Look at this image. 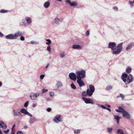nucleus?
<instances>
[{
    "instance_id": "nucleus-48",
    "label": "nucleus",
    "mask_w": 134,
    "mask_h": 134,
    "mask_svg": "<svg viewBox=\"0 0 134 134\" xmlns=\"http://www.w3.org/2000/svg\"><path fill=\"white\" fill-rule=\"evenodd\" d=\"M17 134H24L21 131H18L17 132Z\"/></svg>"
},
{
    "instance_id": "nucleus-62",
    "label": "nucleus",
    "mask_w": 134,
    "mask_h": 134,
    "mask_svg": "<svg viewBox=\"0 0 134 134\" xmlns=\"http://www.w3.org/2000/svg\"><path fill=\"white\" fill-rule=\"evenodd\" d=\"M2 85V83L1 82H0V87H1Z\"/></svg>"
},
{
    "instance_id": "nucleus-35",
    "label": "nucleus",
    "mask_w": 134,
    "mask_h": 134,
    "mask_svg": "<svg viewBox=\"0 0 134 134\" xmlns=\"http://www.w3.org/2000/svg\"><path fill=\"white\" fill-rule=\"evenodd\" d=\"M70 86L71 88L73 89H75L76 88V86L73 83H72L70 85Z\"/></svg>"
},
{
    "instance_id": "nucleus-7",
    "label": "nucleus",
    "mask_w": 134,
    "mask_h": 134,
    "mask_svg": "<svg viewBox=\"0 0 134 134\" xmlns=\"http://www.w3.org/2000/svg\"><path fill=\"white\" fill-rule=\"evenodd\" d=\"M69 77L71 80L75 81L76 80L77 75L74 72H71L69 74Z\"/></svg>"
},
{
    "instance_id": "nucleus-46",
    "label": "nucleus",
    "mask_w": 134,
    "mask_h": 134,
    "mask_svg": "<svg viewBox=\"0 0 134 134\" xmlns=\"http://www.w3.org/2000/svg\"><path fill=\"white\" fill-rule=\"evenodd\" d=\"M9 130L8 129H7L6 130V131H5V130H3V132H4V133H8L9 131Z\"/></svg>"
},
{
    "instance_id": "nucleus-40",
    "label": "nucleus",
    "mask_w": 134,
    "mask_h": 134,
    "mask_svg": "<svg viewBox=\"0 0 134 134\" xmlns=\"http://www.w3.org/2000/svg\"><path fill=\"white\" fill-rule=\"evenodd\" d=\"M113 9L114 10L117 11L118 10V7L116 6H114L113 7Z\"/></svg>"
},
{
    "instance_id": "nucleus-32",
    "label": "nucleus",
    "mask_w": 134,
    "mask_h": 134,
    "mask_svg": "<svg viewBox=\"0 0 134 134\" xmlns=\"http://www.w3.org/2000/svg\"><path fill=\"white\" fill-rule=\"evenodd\" d=\"M46 40L47 42H46V44L49 45L51 43V42L50 40L46 39Z\"/></svg>"
},
{
    "instance_id": "nucleus-64",
    "label": "nucleus",
    "mask_w": 134,
    "mask_h": 134,
    "mask_svg": "<svg viewBox=\"0 0 134 134\" xmlns=\"http://www.w3.org/2000/svg\"><path fill=\"white\" fill-rule=\"evenodd\" d=\"M11 134H14V133L13 131H12Z\"/></svg>"
},
{
    "instance_id": "nucleus-61",
    "label": "nucleus",
    "mask_w": 134,
    "mask_h": 134,
    "mask_svg": "<svg viewBox=\"0 0 134 134\" xmlns=\"http://www.w3.org/2000/svg\"><path fill=\"white\" fill-rule=\"evenodd\" d=\"M49 64H48L46 66V68H47L48 67V66H49Z\"/></svg>"
},
{
    "instance_id": "nucleus-51",
    "label": "nucleus",
    "mask_w": 134,
    "mask_h": 134,
    "mask_svg": "<svg viewBox=\"0 0 134 134\" xmlns=\"http://www.w3.org/2000/svg\"><path fill=\"white\" fill-rule=\"evenodd\" d=\"M86 35L87 36H88L89 34V32L87 30L86 33Z\"/></svg>"
},
{
    "instance_id": "nucleus-53",
    "label": "nucleus",
    "mask_w": 134,
    "mask_h": 134,
    "mask_svg": "<svg viewBox=\"0 0 134 134\" xmlns=\"http://www.w3.org/2000/svg\"><path fill=\"white\" fill-rule=\"evenodd\" d=\"M37 105V104H32V106L33 107L35 108V107Z\"/></svg>"
},
{
    "instance_id": "nucleus-14",
    "label": "nucleus",
    "mask_w": 134,
    "mask_h": 134,
    "mask_svg": "<svg viewBox=\"0 0 134 134\" xmlns=\"http://www.w3.org/2000/svg\"><path fill=\"white\" fill-rule=\"evenodd\" d=\"M56 85L57 88H59L62 87L63 85L61 82L59 81H56Z\"/></svg>"
},
{
    "instance_id": "nucleus-29",
    "label": "nucleus",
    "mask_w": 134,
    "mask_h": 134,
    "mask_svg": "<svg viewBox=\"0 0 134 134\" xmlns=\"http://www.w3.org/2000/svg\"><path fill=\"white\" fill-rule=\"evenodd\" d=\"M115 119L116 121L118 124H119V121L120 120V118L117 115H115L114 116Z\"/></svg>"
},
{
    "instance_id": "nucleus-45",
    "label": "nucleus",
    "mask_w": 134,
    "mask_h": 134,
    "mask_svg": "<svg viewBox=\"0 0 134 134\" xmlns=\"http://www.w3.org/2000/svg\"><path fill=\"white\" fill-rule=\"evenodd\" d=\"M48 91V90L47 89H43L42 90V93H44L47 92Z\"/></svg>"
},
{
    "instance_id": "nucleus-5",
    "label": "nucleus",
    "mask_w": 134,
    "mask_h": 134,
    "mask_svg": "<svg viewBox=\"0 0 134 134\" xmlns=\"http://www.w3.org/2000/svg\"><path fill=\"white\" fill-rule=\"evenodd\" d=\"M83 100L86 104H94V103L93 102L92 99L90 98H87L85 97H83L82 98Z\"/></svg>"
},
{
    "instance_id": "nucleus-39",
    "label": "nucleus",
    "mask_w": 134,
    "mask_h": 134,
    "mask_svg": "<svg viewBox=\"0 0 134 134\" xmlns=\"http://www.w3.org/2000/svg\"><path fill=\"white\" fill-rule=\"evenodd\" d=\"M47 49L49 52H51V48L50 46H48L47 47Z\"/></svg>"
},
{
    "instance_id": "nucleus-10",
    "label": "nucleus",
    "mask_w": 134,
    "mask_h": 134,
    "mask_svg": "<svg viewBox=\"0 0 134 134\" xmlns=\"http://www.w3.org/2000/svg\"><path fill=\"white\" fill-rule=\"evenodd\" d=\"M20 112V113H21L24 114H27L30 117H31L32 116L31 114L29 113L24 108L21 109Z\"/></svg>"
},
{
    "instance_id": "nucleus-57",
    "label": "nucleus",
    "mask_w": 134,
    "mask_h": 134,
    "mask_svg": "<svg viewBox=\"0 0 134 134\" xmlns=\"http://www.w3.org/2000/svg\"><path fill=\"white\" fill-rule=\"evenodd\" d=\"M15 124H14L13 126L12 127V131H13V128H15Z\"/></svg>"
},
{
    "instance_id": "nucleus-34",
    "label": "nucleus",
    "mask_w": 134,
    "mask_h": 134,
    "mask_svg": "<svg viewBox=\"0 0 134 134\" xmlns=\"http://www.w3.org/2000/svg\"><path fill=\"white\" fill-rule=\"evenodd\" d=\"M30 43L32 44H39L38 42L33 41H31Z\"/></svg>"
},
{
    "instance_id": "nucleus-58",
    "label": "nucleus",
    "mask_w": 134,
    "mask_h": 134,
    "mask_svg": "<svg viewBox=\"0 0 134 134\" xmlns=\"http://www.w3.org/2000/svg\"><path fill=\"white\" fill-rule=\"evenodd\" d=\"M106 109L107 110H109V111H111V109H109V108H106Z\"/></svg>"
},
{
    "instance_id": "nucleus-8",
    "label": "nucleus",
    "mask_w": 134,
    "mask_h": 134,
    "mask_svg": "<svg viewBox=\"0 0 134 134\" xmlns=\"http://www.w3.org/2000/svg\"><path fill=\"white\" fill-rule=\"evenodd\" d=\"M122 116L124 118L127 119H130V114L125 110L124 109L122 112Z\"/></svg>"
},
{
    "instance_id": "nucleus-2",
    "label": "nucleus",
    "mask_w": 134,
    "mask_h": 134,
    "mask_svg": "<svg viewBox=\"0 0 134 134\" xmlns=\"http://www.w3.org/2000/svg\"><path fill=\"white\" fill-rule=\"evenodd\" d=\"M23 35V34L21 32L18 31L15 33L14 35L10 34L7 35L5 37L8 39L14 40L16 39L18 37Z\"/></svg>"
},
{
    "instance_id": "nucleus-3",
    "label": "nucleus",
    "mask_w": 134,
    "mask_h": 134,
    "mask_svg": "<svg viewBox=\"0 0 134 134\" xmlns=\"http://www.w3.org/2000/svg\"><path fill=\"white\" fill-rule=\"evenodd\" d=\"M76 74L77 79H83L86 77V71L84 70H76Z\"/></svg>"
},
{
    "instance_id": "nucleus-59",
    "label": "nucleus",
    "mask_w": 134,
    "mask_h": 134,
    "mask_svg": "<svg viewBox=\"0 0 134 134\" xmlns=\"http://www.w3.org/2000/svg\"><path fill=\"white\" fill-rule=\"evenodd\" d=\"M0 134H3L2 131L0 130Z\"/></svg>"
},
{
    "instance_id": "nucleus-17",
    "label": "nucleus",
    "mask_w": 134,
    "mask_h": 134,
    "mask_svg": "<svg viewBox=\"0 0 134 134\" xmlns=\"http://www.w3.org/2000/svg\"><path fill=\"white\" fill-rule=\"evenodd\" d=\"M0 126L3 129H5L7 128V125L2 121H0Z\"/></svg>"
},
{
    "instance_id": "nucleus-31",
    "label": "nucleus",
    "mask_w": 134,
    "mask_h": 134,
    "mask_svg": "<svg viewBox=\"0 0 134 134\" xmlns=\"http://www.w3.org/2000/svg\"><path fill=\"white\" fill-rule=\"evenodd\" d=\"M82 96H88V94L87 93V91L86 92L85 91L83 92L82 93Z\"/></svg>"
},
{
    "instance_id": "nucleus-19",
    "label": "nucleus",
    "mask_w": 134,
    "mask_h": 134,
    "mask_svg": "<svg viewBox=\"0 0 134 134\" xmlns=\"http://www.w3.org/2000/svg\"><path fill=\"white\" fill-rule=\"evenodd\" d=\"M50 5V3L49 2H46L44 4V6L45 8H48Z\"/></svg>"
},
{
    "instance_id": "nucleus-24",
    "label": "nucleus",
    "mask_w": 134,
    "mask_h": 134,
    "mask_svg": "<svg viewBox=\"0 0 134 134\" xmlns=\"http://www.w3.org/2000/svg\"><path fill=\"white\" fill-rule=\"evenodd\" d=\"M117 132L118 134H124V131L121 129H119L118 130Z\"/></svg>"
},
{
    "instance_id": "nucleus-22",
    "label": "nucleus",
    "mask_w": 134,
    "mask_h": 134,
    "mask_svg": "<svg viewBox=\"0 0 134 134\" xmlns=\"http://www.w3.org/2000/svg\"><path fill=\"white\" fill-rule=\"evenodd\" d=\"M118 109H115V110L117 112L122 113L124 109L121 107H118Z\"/></svg>"
},
{
    "instance_id": "nucleus-50",
    "label": "nucleus",
    "mask_w": 134,
    "mask_h": 134,
    "mask_svg": "<svg viewBox=\"0 0 134 134\" xmlns=\"http://www.w3.org/2000/svg\"><path fill=\"white\" fill-rule=\"evenodd\" d=\"M44 76V75H42L40 76V78L42 80L43 79V78Z\"/></svg>"
},
{
    "instance_id": "nucleus-21",
    "label": "nucleus",
    "mask_w": 134,
    "mask_h": 134,
    "mask_svg": "<svg viewBox=\"0 0 134 134\" xmlns=\"http://www.w3.org/2000/svg\"><path fill=\"white\" fill-rule=\"evenodd\" d=\"M25 19L27 21V24H29L31 23V20L30 17H26Z\"/></svg>"
},
{
    "instance_id": "nucleus-38",
    "label": "nucleus",
    "mask_w": 134,
    "mask_h": 134,
    "mask_svg": "<svg viewBox=\"0 0 134 134\" xmlns=\"http://www.w3.org/2000/svg\"><path fill=\"white\" fill-rule=\"evenodd\" d=\"M8 11L2 9L0 11V12L1 13H6Z\"/></svg>"
},
{
    "instance_id": "nucleus-27",
    "label": "nucleus",
    "mask_w": 134,
    "mask_h": 134,
    "mask_svg": "<svg viewBox=\"0 0 134 134\" xmlns=\"http://www.w3.org/2000/svg\"><path fill=\"white\" fill-rule=\"evenodd\" d=\"M78 4L77 3L76 1H73L71 2L70 4V5L71 6H77Z\"/></svg>"
},
{
    "instance_id": "nucleus-55",
    "label": "nucleus",
    "mask_w": 134,
    "mask_h": 134,
    "mask_svg": "<svg viewBox=\"0 0 134 134\" xmlns=\"http://www.w3.org/2000/svg\"><path fill=\"white\" fill-rule=\"evenodd\" d=\"M51 109L50 108H48L47 109V110L48 112H50L51 111Z\"/></svg>"
},
{
    "instance_id": "nucleus-15",
    "label": "nucleus",
    "mask_w": 134,
    "mask_h": 134,
    "mask_svg": "<svg viewBox=\"0 0 134 134\" xmlns=\"http://www.w3.org/2000/svg\"><path fill=\"white\" fill-rule=\"evenodd\" d=\"M12 114L14 116H17L18 115V114L21 115L20 112V111L18 112H17L15 110L13 109L12 111Z\"/></svg>"
},
{
    "instance_id": "nucleus-60",
    "label": "nucleus",
    "mask_w": 134,
    "mask_h": 134,
    "mask_svg": "<svg viewBox=\"0 0 134 134\" xmlns=\"http://www.w3.org/2000/svg\"><path fill=\"white\" fill-rule=\"evenodd\" d=\"M46 100L47 101H49L50 100V98H47L46 99Z\"/></svg>"
},
{
    "instance_id": "nucleus-42",
    "label": "nucleus",
    "mask_w": 134,
    "mask_h": 134,
    "mask_svg": "<svg viewBox=\"0 0 134 134\" xmlns=\"http://www.w3.org/2000/svg\"><path fill=\"white\" fill-rule=\"evenodd\" d=\"M29 103V102L28 101H27V102H26L24 104V107H27L28 106Z\"/></svg>"
},
{
    "instance_id": "nucleus-23",
    "label": "nucleus",
    "mask_w": 134,
    "mask_h": 134,
    "mask_svg": "<svg viewBox=\"0 0 134 134\" xmlns=\"http://www.w3.org/2000/svg\"><path fill=\"white\" fill-rule=\"evenodd\" d=\"M61 120V119H58L57 115L56 116L54 119V121L56 123H58L59 121H62V120Z\"/></svg>"
},
{
    "instance_id": "nucleus-43",
    "label": "nucleus",
    "mask_w": 134,
    "mask_h": 134,
    "mask_svg": "<svg viewBox=\"0 0 134 134\" xmlns=\"http://www.w3.org/2000/svg\"><path fill=\"white\" fill-rule=\"evenodd\" d=\"M29 121L30 123H33L34 122V121L33 119L31 118L29 120Z\"/></svg>"
},
{
    "instance_id": "nucleus-13",
    "label": "nucleus",
    "mask_w": 134,
    "mask_h": 134,
    "mask_svg": "<svg viewBox=\"0 0 134 134\" xmlns=\"http://www.w3.org/2000/svg\"><path fill=\"white\" fill-rule=\"evenodd\" d=\"M40 95V93H36L33 94L32 95H30L29 96L30 98L33 100H35L36 98L38 96Z\"/></svg>"
},
{
    "instance_id": "nucleus-28",
    "label": "nucleus",
    "mask_w": 134,
    "mask_h": 134,
    "mask_svg": "<svg viewBox=\"0 0 134 134\" xmlns=\"http://www.w3.org/2000/svg\"><path fill=\"white\" fill-rule=\"evenodd\" d=\"M21 26H25L26 25V23L24 20H23L20 24Z\"/></svg>"
},
{
    "instance_id": "nucleus-52",
    "label": "nucleus",
    "mask_w": 134,
    "mask_h": 134,
    "mask_svg": "<svg viewBox=\"0 0 134 134\" xmlns=\"http://www.w3.org/2000/svg\"><path fill=\"white\" fill-rule=\"evenodd\" d=\"M100 107L104 109H106V108L103 105H101Z\"/></svg>"
},
{
    "instance_id": "nucleus-49",
    "label": "nucleus",
    "mask_w": 134,
    "mask_h": 134,
    "mask_svg": "<svg viewBox=\"0 0 134 134\" xmlns=\"http://www.w3.org/2000/svg\"><path fill=\"white\" fill-rule=\"evenodd\" d=\"M120 96L119 97H121L122 98V99H124V96L123 94H120Z\"/></svg>"
},
{
    "instance_id": "nucleus-16",
    "label": "nucleus",
    "mask_w": 134,
    "mask_h": 134,
    "mask_svg": "<svg viewBox=\"0 0 134 134\" xmlns=\"http://www.w3.org/2000/svg\"><path fill=\"white\" fill-rule=\"evenodd\" d=\"M62 19L61 18H59L58 17H55L54 19V23L58 24L59 22H62Z\"/></svg>"
},
{
    "instance_id": "nucleus-25",
    "label": "nucleus",
    "mask_w": 134,
    "mask_h": 134,
    "mask_svg": "<svg viewBox=\"0 0 134 134\" xmlns=\"http://www.w3.org/2000/svg\"><path fill=\"white\" fill-rule=\"evenodd\" d=\"M113 130V128L112 127H108L107 128V131L109 134L111 133Z\"/></svg>"
},
{
    "instance_id": "nucleus-30",
    "label": "nucleus",
    "mask_w": 134,
    "mask_h": 134,
    "mask_svg": "<svg viewBox=\"0 0 134 134\" xmlns=\"http://www.w3.org/2000/svg\"><path fill=\"white\" fill-rule=\"evenodd\" d=\"M132 44H131L129 45L126 48V50L127 51L131 48H132Z\"/></svg>"
},
{
    "instance_id": "nucleus-20",
    "label": "nucleus",
    "mask_w": 134,
    "mask_h": 134,
    "mask_svg": "<svg viewBox=\"0 0 134 134\" xmlns=\"http://www.w3.org/2000/svg\"><path fill=\"white\" fill-rule=\"evenodd\" d=\"M132 68L130 67H127L126 69V72L127 73L129 74L131 71Z\"/></svg>"
},
{
    "instance_id": "nucleus-1",
    "label": "nucleus",
    "mask_w": 134,
    "mask_h": 134,
    "mask_svg": "<svg viewBox=\"0 0 134 134\" xmlns=\"http://www.w3.org/2000/svg\"><path fill=\"white\" fill-rule=\"evenodd\" d=\"M122 43H121L116 46L115 42H110L108 44V48L111 49L113 54L118 55L119 54L123 49Z\"/></svg>"
},
{
    "instance_id": "nucleus-26",
    "label": "nucleus",
    "mask_w": 134,
    "mask_h": 134,
    "mask_svg": "<svg viewBox=\"0 0 134 134\" xmlns=\"http://www.w3.org/2000/svg\"><path fill=\"white\" fill-rule=\"evenodd\" d=\"M112 88L113 87L111 85H108L106 86L105 90L107 91H109L111 90Z\"/></svg>"
},
{
    "instance_id": "nucleus-33",
    "label": "nucleus",
    "mask_w": 134,
    "mask_h": 134,
    "mask_svg": "<svg viewBox=\"0 0 134 134\" xmlns=\"http://www.w3.org/2000/svg\"><path fill=\"white\" fill-rule=\"evenodd\" d=\"M129 4L130 5L131 7H133V4L134 3V0H133V1H130L129 2Z\"/></svg>"
},
{
    "instance_id": "nucleus-11",
    "label": "nucleus",
    "mask_w": 134,
    "mask_h": 134,
    "mask_svg": "<svg viewBox=\"0 0 134 134\" xmlns=\"http://www.w3.org/2000/svg\"><path fill=\"white\" fill-rule=\"evenodd\" d=\"M128 75L126 73L124 72L122 73L121 76V79L123 81L125 82L127 81Z\"/></svg>"
},
{
    "instance_id": "nucleus-44",
    "label": "nucleus",
    "mask_w": 134,
    "mask_h": 134,
    "mask_svg": "<svg viewBox=\"0 0 134 134\" xmlns=\"http://www.w3.org/2000/svg\"><path fill=\"white\" fill-rule=\"evenodd\" d=\"M65 2L68 4H69L70 5L71 3V0H66L65 1Z\"/></svg>"
},
{
    "instance_id": "nucleus-6",
    "label": "nucleus",
    "mask_w": 134,
    "mask_h": 134,
    "mask_svg": "<svg viewBox=\"0 0 134 134\" xmlns=\"http://www.w3.org/2000/svg\"><path fill=\"white\" fill-rule=\"evenodd\" d=\"M72 48L74 49L82 50L83 49V46L78 44H74L72 45Z\"/></svg>"
},
{
    "instance_id": "nucleus-56",
    "label": "nucleus",
    "mask_w": 134,
    "mask_h": 134,
    "mask_svg": "<svg viewBox=\"0 0 134 134\" xmlns=\"http://www.w3.org/2000/svg\"><path fill=\"white\" fill-rule=\"evenodd\" d=\"M3 34L0 32V36L1 37H3Z\"/></svg>"
},
{
    "instance_id": "nucleus-4",
    "label": "nucleus",
    "mask_w": 134,
    "mask_h": 134,
    "mask_svg": "<svg viewBox=\"0 0 134 134\" xmlns=\"http://www.w3.org/2000/svg\"><path fill=\"white\" fill-rule=\"evenodd\" d=\"M89 88L87 90V93L88 96L91 97L92 95L95 91V88L93 85H91L89 86Z\"/></svg>"
},
{
    "instance_id": "nucleus-63",
    "label": "nucleus",
    "mask_w": 134,
    "mask_h": 134,
    "mask_svg": "<svg viewBox=\"0 0 134 134\" xmlns=\"http://www.w3.org/2000/svg\"><path fill=\"white\" fill-rule=\"evenodd\" d=\"M96 104L97 105H98V106H100L101 105H100L99 104Z\"/></svg>"
},
{
    "instance_id": "nucleus-41",
    "label": "nucleus",
    "mask_w": 134,
    "mask_h": 134,
    "mask_svg": "<svg viewBox=\"0 0 134 134\" xmlns=\"http://www.w3.org/2000/svg\"><path fill=\"white\" fill-rule=\"evenodd\" d=\"M58 116V119H61V120H61L62 121V119H63V117L61 116L60 115H57Z\"/></svg>"
},
{
    "instance_id": "nucleus-18",
    "label": "nucleus",
    "mask_w": 134,
    "mask_h": 134,
    "mask_svg": "<svg viewBox=\"0 0 134 134\" xmlns=\"http://www.w3.org/2000/svg\"><path fill=\"white\" fill-rule=\"evenodd\" d=\"M65 53L64 51L61 52L59 54V57L61 58H63L65 56Z\"/></svg>"
},
{
    "instance_id": "nucleus-47",
    "label": "nucleus",
    "mask_w": 134,
    "mask_h": 134,
    "mask_svg": "<svg viewBox=\"0 0 134 134\" xmlns=\"http://www.w3.org/2000/svg\"><path fill=\"white\" fill-rule=\"evenodd\" d=\"M22 36H21V37L20 38V40L22 41H24L25 40V39L24 37Z\"/></svg>"
},
{
    "instance_id": "nucleus-36",
    "label": "nucleus",
    "mask_w": 134,
    "mask_h": 134,
    "mask_svg": "<svg viewBox=\"0 0 134 134\" xmlns=\"http://www.w3.org/2000/svg\"><path fill=\"white\" fill-rule=\"evenodd\" d=\"M80 130H75L74 131V132L75 134H78L80 132Z\"/></svg>"
},
{
    "instance_id": "nucleus-9",
    "label": "nucleus",
    "mask_w": 134,
    "mask_h": 134,
    "mask_svg": "<svg viewBox=\"0 0 134 134\" xmlns=\"http://www.w3.org/2000/svg\"><path fill=\"white\" fill-rule=\"evenodd\" d=\"M134 81V78L131 74H129L128 76L127 82L128 83H130Z\"/></svg>"
},
{
    "instance_id": "nucleus-37",
    "label": "nucleus",
    "mask_w": 134,
    "mask_h": 134,
    "mask_svg": "<svg viewBox=\"0 0 134 134\" xmlns=\"http://www.w3.org/2000/svg\"><path fill=\"white\" fill-rule=\"evenodd\" d=\"M50 96L51 97H53L54 96V92H51L49 93Z\"/></svg>"
},
{
    "instance_id": "nucleus-12",
    "label": "nucleus",
    "mask_w": 134,
    "mask_h": 134,
    "mask_svg": "<svg viewBox=\"0 0 134 134\" xmlns=\"http://www.w3.org/2000/svg\"><path fill=\"white\" fill-rule=\"evenodd\" d=\"M77 82L79 85L80 87H81L85 85L83 81L82 80V79H77Z\"/></svg>"
},
{
    "instance_id": "nucleus-54",
    "label": "nucleus",
    "mask_w": 134,
    "mask_h": 134,
    "mask_svg": "<svg viewBox=\"0 0 134 134\" xmlns=\"http://www.w3.org/2000/svg\"><path fill=\"white\" fill-rule=\"evenodd\" d=\"M105 105L107 107H108L109 108H110L111 107V106L109 104H105Z\"/></svg>"
}]
</instances>
